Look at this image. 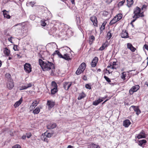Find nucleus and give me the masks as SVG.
<instances>
[{
  "instance_id": "obj_1",
  "label": "nucleus",
  "mask_w": 148,
  "mask_h": 148,
  "mask_svg": "<svg viewBox=\"0 0 148 148\" xmlns=\"http://www.w3.org/2000/svg\"><path fill=\"white\" fill-rule=\"evenodd\" d=\"M39 64L43 71L51 70V75H54V71L53 70L55 69L54 64L51 62L46 60L43 61L41 59H39L38 60Z\"/></svg>"
},
{
  "instance_id": "obj_2",
  "label": "nucleus",
  "mask_w": 148,
  "mask_h": 148,
  "mask_svg": "<svg viewBox=\"0 0 148 148\" xmlns=\"http://www.w3.org/2000/svg\"><path fill=\"white\" fill-rule=\"evenodd\" d=\"M141 9L139 7L137 6L134 10V14L133 18H138L140 17L144 16L143 12H141Z\"/></svg>"
},
{
  "instance_id": "obj_3",
  "label": "nucleus",
  "mask_w": 148,
  "mask_h": 148,
  "mask_svg": "<svg viewBox=\"0 0 148 148\" xmlns=\"http://www.w3.org/2000/svg\"><path fill=\"white\" fill-rule=\"evenodd\" d=\"M86 64L84 62L82 63L79 66L76 72V74L77 75H79L81 73H83L85 69Z\"/></svg>"
},
{
  "instance_id": "obj_4",
  "label": "nucleus",
  "mask_w": 148,
  "mask_h": 148,
  "mask_svg": "<svg viewBox=\"0 0 148 148\" xmlns=\"http://www.w3.org/2000/svg\"><path fill=\"white\" fill-rule=\"evenodd\" d=\"M138 85H136L133 86L129 90V92L130 95H132L134 92L137 91L139 88Z\"/></svg>"
},
{
  "instance_id": "obj_5",
  "label": "nucleus",
  "mask_w": 148,
  "mask_h": 148,
  "mask_svg": "<svg viewBox=\"0 0 148 148\" xmlns=\"http://www.w3.org/2000/svg\"><path fill=\"white\" fill-rule=\"evenodd\" d=\"M24 68L25 71L28 73H29L31 71V66L29 64L26 63L24 65Z\"/></svg>"
},
{
  "instance_id": "obj_6",
  "label": "nucleus",
  "mask_w": 148,
  "mask_h": 148,
  "mask_svg": "<svg viewBox=\"0 0 148 148\" xmlns=\"http://www.w3.org/2000/svg\"><path fill=\"white\" fill-rule=\"evenodd\" d=\"M55 102L51 100H48L47 105L48 106V108L50 110L55 105Z\"/></svg>"
},
{
  "instance_id": "obj_7",
  "label": "nucleus",
  "mask_w": 148,
  "mask_h": 148,
  "mask_svg": "<svg viewBox=\"0 0 148 148\" xmlns=\"http://www.w3.org/2000/svg\"><path fill=\"white\" fill-rule=\"evenodd\" d=\"M7 88L9 89H12L14 86L13 80L8 81L7 84Z\"/></svg>"
},
{
  "instance_id": "obj_8",
  "label": "nucleus",
  "mask_w": 148,
  "mask_h": 148,
  "mask_svg": "<svg viewBox=\"0 0 148 148\" xmlns=\"http://www.w3.org/2000/svg\"><path fill=\"white\" fill-rule=\"evenodd\" d=\"M136 137L139 139L141 138H145L146 137V134L145 132L142 130L137 136Z\"/></svg>"
},
{
  "instance_id": "obj_9",
  "label": "nucleus",
  "mask_w": 148,
  "mask_h": 148,
  "mask_svg": "<svg viewBox=\"0 0 148 148\" xmlns=\"http://www.w3.org/2000/svg\"><path fill=\"white\" fill-rule=\"evenodd\" d=\"M98 60V58L97 57H95L93 59L91 63V65L92 67H94L96 66Z\"/></svg>"
},
{
  "instance_id": "obj_10",
  "label": "nucleus",
  "mask_w": 148,
  "mask_h": 148,
  "mask_svg": "<svg viewBox=\"0 0 148 148\" xmlns=\"http://www.w3.org/2000/svg\"><path fill=\"white\" fill-rule=\"evenodd\" d=\"M132 108L134 111L136 112V114L137 115H138L139 114L140 112L141 111L140 110L138 106H132L130 108Z\"/></svg>"
},
{
  "instance_id": "obj_11",
  "label": "nucleus",
  "mask_w": 148,
  "mask_h": 148,
  "mask_svg": "<svg viewBox=\"0 0 148 148\" xmlns=\"http://www.w3.org/2000/svg\"><path fill=\"white\" fill-rule=\"evenodd\" d=\"M90 20L93 23L94 26H97V17L95 16H92L90 17Z\"/></svg>"
},
{
  "instance_id": "obj_12",
  "label": "nucleus",
  "mask_w": 148,
  "mask_h": 148,
  "mask_svg": "<svg viewBox=\"0 0 148 148\" xmlns=\"http://www.w3.org/2000/svg\"><path fill=\"white\" fill-rule=\"evenodd\" d=\"M121 37L124 38H129L128 34L126 30H123L121 34Z\"/></svg>"
},
{
  "instance_id": "obj_13",
  "label": "nucleus",
  "mask_w": 148,
  "mask_h": 148,
  "mask_svg": "<svg viewBox=\"0 0 148 148\" xmlns=\"http://www.w3.org/2000/svg\"><path fill=\"white\" fill-rule=\"evenodd\" d=\"M71 85V83L66 82L64 83V87L66 90H68Z\"/></svg>"
},
{
  "instance_id": "obj_14",
  "label": "nucleus",
  "mask_w": 148,
  "mask_h": 148,
  "mask_svg": "<svg viewBox=\"0 0 148 148\" xmlns=\"http://www.w3.org/2000/svg\"><path fill=\"white\" fill-rule=\"evenodd\" d=\"M127 47L128 49H129L132 52H134L136 50L135 48L130 43L127 44Z\"/></svg>"
},
{
  "instance_id": "obj_15",
  "label": "nucleus",
  "mask_w": 148,
  "mask_h": 148,
  "mask_svg": "<svg viewBox=\"0 0 148 148\" xmlns=\"http://www.w3.org/2000/svg\"><path fill=\"white\" fill-rule=\"evenodd\" d=\"M39 102L37 100L34 101L30 106V108L32 109H33L39 103Z\"/></svg>"
},
{
  "instance_id": "obj_16",
  "label": "nucleus",
  "mask_w": 148,
  "mask_h": 148,
  "mask_svg": "<svg viewBox=\"0 0 148 148\" xmlns=\"http://www.w3.org/2000/svg\"><path fill=\"white\" fill-rule=\"evenodd\" d=\"M146 142L147 141L143 139L138 141V144L140 146L143 147Z\"/></svg>"
},
{
  "instance_id": "obj_17",
  "label": "nucleus",
  "mask_w": 148,
  "mask_h": 148,
  "mask_svg": "<svg viewBox=\"0 0 148 148\" xmlns=\"http://www.w3.org/2000/svg\"><path fill=\"white\" fill-rule=\"evenodd\" d=\"M131 123L129 120H126L123 122V126L125 127H128L130 124Z\"/></svg>"
},
{
  "instance_id": "obj_18",
  "label": "nucleus",
  "mask_w": 148,
  "mask_h": 148,
  "mask_svg": "<svg viewBox=\"0 0 148 148\" xmlns=\"http://www.w3.org/2000/svg\"><path fill=\"white\" fill-rule=\"evenodd\" d=\"M116 62H113L112 63H111L110 64V66H108L107 68H110L112 69H116Z\"/></svg>"
},
{
  "instance_id": "obj_19",
  "label": "nucleus",
  "mask_w": 148,
  "mask_h": 148,
  "mask_svg": "<svg viewBox=\"0 0 148 148\" xmlns=\"http://www.w3.org/2000/svg\"><path fill=\"white\" fill-rule=\"evenodd\" d=\"M66 33L68 36H71L73 35V32L72 31L71 29L69 28L66 31Z\"/></svg>"
},
{
  "instance_id": "obj_20",
  "label": "nucleus",
  "mask_w": 148,
  "mask_h": 148,
  "mask_svg": "<svg viewBox=\"0 0 148 148\" xmlns=\"http://www.w3.org/2000/svg\"><path fill=\"white\" fill-rule=\"evenodd\" d=\"M3 12L4 16L5 18H10V16L8 14L7 11L5 10H4L3 11Z\"/></svg>"
},
{
  "instance_id": "obj_21",
  "label": "nucleus",
  "mask_w": 148,
  "mask_h": 148,
  "mask_svg": "<svg viewBox=\"0 0 148 148\" xmlns=\"http://www.w3.org/2000/svg\"><path fill=\"white\" fill-rule=\"evenodd\" d=\"M57 125L56 123H53V124L48 125L47 126V128L49 129H52L55 128Z\"/></svg>"
},
{
  "instance_id": "obj_22",
  "label": "nucleus",
  "mask_w": 148,
  "mask_h": 148,
  "mask_svg": "<svg viewBox=\"0 0 148 148\" xmlns=\"http://www.w3.org/2000/svg\"><path fill=\"white\" fill-rule=\"evenodd\" d=\"M103 101V100L99 99H98L93 101V105L94 106H97Z\"/></svg>"
},
{
  "instance_id": "obj_23",
  "label": "nucleus",
  "mask_w": 148,
  "mask_h": 148,
  "mask_svg": "<svg viewBox=\"0 0 148 148\" xmlns=\"http://www.w3.org/2000/svg\"><path fill=\"white\" fill-rule=\"evenodd\" d=\"M62 57H61V58H63L65 60H71V58H69V54H68L66 53L65 54H64V56L62 55Z\"/></svg>"
},
{
  "instance_id": "obj_24",
  "label": "nucleus",
  "mask_w": 148,
  "mask_h": 148,
  "mask_svg": "<svg viewBox=\"0 0 148 148\" xmlns=\"http://www.w3.org/2000/svg\"><path fill=\"white\" fill-rule=\"evenodd\" d=\"M117 17H115L114 18L110 21V24L111 25H112L114 24L118 21L117 19L116 18Z\"/></svg>"
},
{
  "instance_id": "obj_25",
  "label": "nucleus",
  "mask_w": 148,
  "mask_h": 148,
  "mask_svg": "<svg viewBox=\"0 0 148 148\" xmlns=\"http://www.w3.org/2000/svg\"><path fill=\"white\" fill-rule=\"evenodd\" d=\"M89 43L90 45H91L92 44L93 42L95 40V38L94 36L92 35L89 37Z\"/></svg>"
},
{
  "instance_id": "obj_26",
  "label": "nucleus",
  "mask_w": 148,
  "mask_h": 148,
  "mask_svg": "<svg viewBox=\"0 0 148 148\" xmlns=\"http://www.w3.org/2000/svg\"><path fill=\"white\" fill-rule=\"evenodd\" d=\"M127 6L128 7H130L133 3L134 1L133 0H127Z\"/></svg>"
},
{
  "instance_id": "obj_27",
  "label": "nucleus",
  "mask_w": 148,
  "mask_h": 148,
  "mask_svg": "<svg viewBox=\"0 0 148 148\" xmlns=\"http://www.w3.org/2000/svg\"><path fill=\"white\" fill-rule=\"evenodd\" d=\"M40 108L39 107H37L35 110H33V113L34 114H38L40 111Z\"/></svg>"
},
{
  "instance_id": "obj_28",
  "label": "nucleus",
  "mask_w": 148,
  "mask_h": 148,
  "mask_svg": "<svg viewBox=\"0 0 148 148\" xmlns=\"http://www.w3.org/2000/svg\"><path fill=\"white\" fill-rule=\"evenodd\" d=\"M22 101V98L18 101H17L14 105V106L15 108L18 107L21 103Z\"/></svg>"
},
{
  "instance_id": "obj_29",
  "label": "nucleus",
  "mask_w": 148,
  "mask_h": 148,
  "mask_svg": "<svg viewBox=\"0 0 148 148\" xmlns=\"http://www.w3.org/2000/svg\"><path fill=\"white\" fill-rule=\"evenodd\" d=\"M86 96V95L85 94L83 93L82 92V93L80 94L77 98L78 100H81V99H83L84 97Z\"/></svg>"
},
{
  "instance_id": "obj_30",
  "label": "nucleus",
  "mask_w": 148,
  "mask_h": 148,
  "mask_svg": "<svg viewBox=\"0 0 148 148\" xmlns=\"http://www.w3.org/2000/svg\"><path fill=\"white\" fill-rule=\"evenodd\" d=\"M57 91V88H53V89H51V94L53 95L55 94L56 93V92Z\"/></svg>"
},
{
  "instance_id": "obj_31",
  "label": "nucleus",
  "mask_w": 148,
  "mask_h": 148,
  "mask_svg": "<svg viewBox=\"0 0 148 148\" xmlns=\"http://www.w3.org/2000/svg\"><path fill=\"white\" fill-rule=\"evenodd\" d=\"M76 21L77 25H80V17H76Z\"/></svg>"
},
{
  "instance_id": "obj_32",
  "label": "nucleus",
  "mask_w": 148,
  "mask_h": 148,
  "mask_svg": "<svg viewBox=\"0 0 148 148\" xmlns=\"http://www.w3.org/2000/svg\"><path fill=\"white\" fill-rule=\"evenodd\" d=\"M5 77L6 78H8V81L12 80L11 77V75L9 73H7L5 75Z\"/></svg>"
},
{
  "instance_id": "obj_33",
  "label": "nucleus",
  "mask_w": 148,
  "mask_h": 148,
  "mask_svg": "<svg viewBox=\"0 0 148 148\" xmlns=\"http://www.w3.org/2000/svg\"><path fill=\"white\" fill-rule=\"evenodd\" d=\"M5 54L7 56H8L10 53V51L7 48H5V50L4 51Z\"/></svg>"
},
{
  "instance_id": "obj_34",
  "label": "nucleus",
  "mask_w": 148,
  "mask_h": 148,
  "mask_svg": "<svg viewBox=\"0 0 148 148\" xmlns=\"http://www.w3.org/2000/svg\"><path fill=\"white\" fill-rule=\"evenodd\" d=\"M51 86L54 87L53 88H57V85L56 83L54 81H53L51 82Z\"/></svg>"
},
{
  "instance_id": "obj_35",
  "label": "nucleus",
  "mask_w": 148,
  "mask_h": 148,
  "mask_svg": "<svg viewBox=\"0 0 148 148\" xmlns=\"http://www.w3.org/2000/svg\"><path fill=\"white\" fill-rule=\"evenodd\" d=\"M115 17H117L116 18L119 21L122 18V15L121 14H119L116 15Z\"/></svg>"
},
{
  "instance_id": "obj_36",
  "label": "nucleus",
  "mask_w": 148,
  "mask_h": 148,
  "mask_svg": "<svg viewBox=\"0 0 148 148\" xmlns=\"http://www.w3.org/2000/svg\"><path fill=\"white\" fill-rule=\"evenodd\" d=\"M126 76V72H123L122 73V75L121 76V77L122 79L125 80V77Z\"/></svg>"
},
{
  "instance_id": "obj_37",
  "label": "nucleus",
  "mask_w": 148,
  "mask_h": 148,
  "mask_svg": "<svg viewBox=\"0 0 148 148\" xmlns=\"http://www.w3.org/2000/svg\"><path fill=\"white\" fill-rule=\"evenodd\" d=\"M112 36V34L110 31L108 32L107 34V38L110 39Z\"/></svg>"
},
{
  "instance_id": "obj_38",
  "label": "nucleus",
  "mask_w": 148,
  "mask_h": 148,
  "mask_svg": "<svg viewBox=\"0 0 148 148\" xmlns=\"http://www.w3.org/2000/svg\"><path fill=\"white\" fill-rule=\"evenodd\" d=\"M106 21H104L101 27V30H103L105 28V26L106 23Z\"/></svg>"
},
{
  "instance_id": "obj_39",
  "label": "nucleus",
  "mask_w": 148,
  "mask_h": 148,
  "mask_svg": "<svg viewBox=\"0 0 148 148\" xmlns=\"http://www.w3.org/2000/svg\"><path fill=\"white\" fill-rule=\"evenodd\" d=\"M55 53L57 54L60 58L62 57V55L60 53L58 50H56L55 51Z\"/></svg>"
},
{
  "instance_id": "obj_40",
  "label": "nucleus",
  "mask_w": 148,
  "mask_h": 148,
  "mask_svg": "<svg viewBox=\"0 0 148 148\" xmlns=\"http://www.w3.org/2000/svg\"><path fill=\"white\" fill-rule=\"evenodd\" d=\"M41 26L44 27L46 25V23L44 21L41 20Z\"/></svg>"
},
{
  "instance_id": "obj_41",
  "label": "nucleus",
  "mask_w": 148,
  "mask_h": 148,
  "mask_svg": "<svg viewBox=\"0 0 148 148\" xmlns=\"http://www.w3.org/2000/svg\"><path fill=\"white\" fill-rule=\"evenodd\" d=\"M96 145L94 143H92L89 146V147L90 148H95Z\"/></svg>"
},
{
  "instance_id": "obj_42",
  "label": "nucleus",
  "mask_w": 148,
  "mask_h": 148,
  "mask_svg": "<svg viewBox=\"0 0 148 148\" xmlns=\"http://www.w3.org/2000/svg\"><path fill=\"white\" fill-rule=\"evenodd\" d=\"M12 148H21L20 145L17 144L12 147Z\"/></svg>"
},
{
  "instance_id": "obj_43",
  "label": "nucleus",
  "mask_w": 148,
  "mask_h": 148,
  "mask_svg": "<svg viewBox=\"0 0 148 148\" xmlns=\"http://www.w3.org/2000/svg\"><path fill=\"white\" fill-rule=\"evenodd\" d=\"M125 0H123L122 1H120V2H119V5L120 6H122L123 5L124 3H125Z\"/></svg>"
},
{
  "instance_id": "obj_44",
  "label": "nucleus",
  "mask_w": 148,
  "mask_h": 148,
  "mask_svg": "<svg viewBox=\"0 0 148 148\" xmlns=\"http://www.w3.org/2000/svg\"><path fill=\"white\" fill-rule=\"evenodd\" d=\"M104 78L108 82H110L111 81L110 78L107 77V76H104Z\"/></svg>"
},
{
  "instance_id": "obj_45",
  "label": "nucleus",
  "mask_w": 148,
  "mask_h": 148,
  "mask_svg": "<svg viewBox=\"0 0 148 148\" xmlns=\"http://www.w3.org/2000/svg\"><path fill=\"white\" fill-rule=\"evenodd\" d=\"M122 52L123 56H125V55L128 54V52L126 50H122Z\"/></svg>"
},
{
  "instance_id": "obj_46",
  "label": "nucleus",
  "mask_w": 148,
  "mask_h": 148,
  "mask_svg": "<svg viewBox=\"0 0 148 148\" xmlns=\"http://www.w3.org/2000/svg\"><path fill=\"white\" fill-rule=\"evenodd\" d=\"M27 88L26 86H22L21 87V88L20 89V90H24L27 89Z\"/></svg>"
},
{
  "instance_id": "obj_47",
  "label": "nucleus",
  "mask_w": 148,
  "mask_h": 148,
  "mask_svg": "<svg viewBox=\"0 0 148 148\" xmlns=\"http://www.w3.org/2000/svg\"><path fill=\"white\" fill-rule=\"evenodd\" d=\"M53 134L50 133H48L46 135V137L47 138H50L52 136Z\"/></svg>"
},
{
  "instance_id": "obj_48",
  "label": "nucleus",
  "mask_w": 148,
  "mask_h": 148,
  "mask_svg": "<svg viewBox=\"0 0 148 148\" xmlns=\"http://www.w3.org/2000/svg\"><path fill=\"white\" fill-rule=\"evenodd\" d=\"M134 75V73L132 74V73H129L128 74L127 77H128V78H129L132 76V75Z\"/></svg>"
},
{
  "instance_id": "obj_49",
  "label": "nucleus",
  "mask_w": 148,
  "mask_h": 148,
  "mask_svg": "<svg viewBox=\"0 0 148 148\" xmlns=\"http://www.w3.org/2000/svg\"><path fill=\"white\" fill-rule=\"evenodd\" d=\"M85 87L88 89H90L91 88L90 86L88 84H86L85 86Z\"/></svg>"
},
{
  "instance_id": "obj_50",
  "label": "nucleus",
  "mask_w": 148,
  "mask_h": 148,
  "mask_svg": "<svg viewBox=\"0 0 148 148\" xmlns=\"http://www.w3.org/2000/svg\"><path fill=\"white\" fill-rule=\"evenodd\" d=\"M26 135H27L26 137L28 138H30L32 136V134H31V133H30L26 134Z\"/></svg>"
},
{
  "instance_id": "obj_51",
  "label": "nucleus",
  "mask_w": 148,
  "mask_h": 148,
  "mask_svg": "<svg viewBox=\"0 0 148 148\" xmlns=\"http://www.w3.org/2000/svg\"><path fill=\"white\" fill-rule=\"evenodd\" d=\"M17 47H18L17 45H14V46L13 48L14 51H16L18 50L17 49Z\"/></svg>"
},
{
  "instance_id": "obj_52",
  "label": "nucleus",
  "mask_w": 148,
  "mask_h": 148,
  "mask_svg": "<svg viewBox=\"0 0 148 148\" xmlns=\"http://www.w3.org/2000/svg\"><path fill=\"white\" fill-rule=\"evenodd\" d=\"M105 0V1L108 4L110 3H111L112 2V0Z\"/></svg>"
},
{
  "instance_id": "obj_53",
  "label": "nucleus",
  "mask_w": 148,
  "mask_h": 148,
  "mask_svg": "<svg viewBox=\"0 0 148 148\" xmlns=\"http://www.w3.org/2000/svg\"><path fill=\"white\" fill-rule=\"evenodd\" d=\"M27 87V88H29L31 87L32 86V84L31 83H29L27 84V85L26 86Z\"/></svg>"
},
{
  "instance_id": "obj_54",
  "label": "nucleus",
  "mask_w": 148,
  "mask_h": 148,
  "mask_svg": "<svg viewBox=\"0 0 148 148\" xmlns=\"http://www.w3.org/2000/svg\"><path fill=\"white\" fill-rule=\"evenodd\" d=\"M143 48H145V49L148 51V45H147L146 44L144 46Z\"/></svg>"
},
{
  "instance_id": "obj_55",
  "label": "nucleus",
  "mask_w": 148,
  "mask_h": 148,
  "mask_svg": "<svg viewBox=\"0 0 148 148\" xmlns=\"http://www.w3.org/2000/svg\"><path fill=\"white\" fill-rule=\"evenodd\" d=\"M105 49V48L104 47V45H102V46H101L99 49V50L100 51H102L103 50Z\"/></svg>"
},
{
  "instance_id": "obj_56",
  "label": "nucleus",
  "mask_w": 148,
  "mask_h": 148,
  "mask_svg": "<svg viewBox=\"0 0 148 148\" xmlns=\"http://www.w3.org/2000/svg\"><path fill=\"white\" fill-rule=\"evenodd\" d=\"M12 38H13L11 37L10 38H8V41L9 42H10L11 43H13V42H12Z\"/></svg>"
},
{
  "instance_id": "obj_57",
  "label": "nucleus",
  "mask_w": 148,
  "mask_h": 148,
  "mask_svg": "<svg viewBox=\"0 0 148 148\" xmlns=\"http://www.w3.org/2000/svg\"><path fill=\"white\" fill-rule=\"evenodd\" d=\"M147 8V6L145 5H143L142 8H141V10H143L144 9H146Z\"/></svg>"
},
{
  "instance_id": "obj_58",
  "label": "nucleus",
  "mask_w": 148,
  "mask_h": 148,
  "mask_svg": "<svg viewBox=\"0 0 148 148\" xmlns=\"http://www.w3.org/2000/svg\"><path fill=\"white\" fill-rule=\"evenodd\" d=\"M35 3H34L33 2H31L30 3V5H31V6L33 7V5H34Z\"/></svg>"
},
{
  "instance_id": "obj_59",
  "label": "nucleus",
  "mask_w": 148,
  "mask_h": 148,
  "mask_svg": "<svg viewBox=\"0 0 148 148\" xmlns=\"http://www.w3.org/2000/svg\"><path fill=\"white\" fill-rule=\"evenodd\" d=\"M134 18V19H133L132 21H131L130 24H132V23L133 22H134L138 18Z\"/></svg>"
},
{
  "instance_id": "obj_60",
  "label": "nucleus",
  "mask_w": 148,
  "mask_h": 148,
  "mask_svg": "<svg viewBox=\"0 0 148 148\" xmlns=\"http://www.w3.org/2000/svg\"><path fill=\"white\" fill-rule=\"evenodd\" d=\"M26 136L25 135H23L22 137V138L23 139H26Z\"/></svg>"
},
{
  "instance_id": "obj_61",
  "label": "nucleus",
  "mask_w": 148,
  "mask_h": 148,
  "mask_svg": "<svg viewBox=\"0 0 148 148\" xmlns=\"http://www.w3.org/2000/svg\"><path fill=\"white\" fill-rule=\"evenodd\" d=\"M74 0H71V2L73 4H75Z\"/></svg>"
},
{
  "instance_id": "obj_62",
  "label": "nucleus",
  "mask_w": 148,
  "mask_h": 148,
  "mask_svg": "<svg viewBox=\"0 0 148 148\" xmlns=\"http://www.w3.org/2000/svg\"><path fill=\"white\" fill-rule=\"evenodd\" d=\"M67 148H73V147L71 145H69L68 146Z\"/></svg>"
},
{
  "instance_id": "obj_63",
  "label": "nucleus",
  "mask_w": 148,
  "mask_h": 148,
  "mask_svg": "<svg viewBox=\"0 0 148 148\" xmlns=\"http://www.w3.org/2000/svg\"><path fill=\"white\" fill-rule=\"evenodd\" d=\"M103 13V14H105L106 15L108 14V12L106 11H105Z\"/></svg>"
},
{
  "instance_id": "obj_64",
  "label": "nucleus",
  "mask_w": 148,
  "mask_h": 148,
  "mask_svg": "<svg viewBox=\"0 0 148 148\" xmlns=\"http://www.w3.org/2000/svg\"><path fill=\"white\" fill-rule=\"evenodd\" d=\"M95 148H100L99 146V145H96L95 146Z\"/></svg>"
}]
</instances>
